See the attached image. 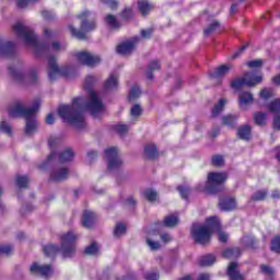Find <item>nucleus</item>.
I'll use <instances>...</instances> for the list:
<instances>
[{
    "label": "nucleus",
    "instance_id": "f257e3e1",
    "mask_svg": "<svg viewBox=\"0 0 280 280\" xmlns=\"http://www.w3.org/2000/svg\"><path fill=\"white\" fill-rule=\"evenodd\" d=\"M90 100L86 102L84 97L74 98L71 105H61L59 106L58 114L63 121L72 124L74 128L82 130L86 122L84 121V110H89L92 117H101L104 115V103L100 98L97 92L90 90L89 91Z\"/></svg>",
    "mask_w": 280,
    "mask_h": 280
},
{
    "label": "nucleus",
    "instance_id": "f03ea898",
    "mask_svg": "<svg viewBox=\"0 0 280 280\" xmlns=\"http://www.w3.org/2000/svg\"><path fill=\"white\" fill-rule=\"evenodd\" d=\"M12 30L18 38L26 45V47H31V49H33L35 56H44V54H48L50 49L52 51H65V49H67V45L60 44L59 42H52L50 46L38 42L34 31H32L30 26H25L23 22H16L12 26Z\"/></svg>",
    "mask_w": 280,
    "mask_h": 280
},
{
    "label": "nucleus",
    "instance_id": "7ed1b4c3",
    "mask_svg": "<svg viewBox=\"0 0 280 280\" xmlns=\"http://www.w3.org/2000/svg\"><path fill=\"white\" fill-rule=\"evenodd\" d=\"M39 108L40 102L38 101H35L32 108L25 107V104L22 101H16L9 106L8 115L13 119L16 117H24V119H26V135H34V132L38 128V122H36V118H34V115H36V112Z\"/></svg>",
    "mask_w": 280,
    "mask_h": 280
},
{
    "label": "nucleus",
    "instance_id": "20e7f679",
    "mask_svg": "<svg viewBox=\"0 0 280 280\" xmlns=\"http://www.w3.org/2000/svg\"><path fill=\"white\" fill-rule=\"evenodd\" d=\"M75 240H78V235H75V233L67 232L60 236V248L54 244H48L44 246V254L47 257H54V255L61 253L63 257H71L75 253Z\"/></svg>",
    "mask_w": 280,
    "mask_h": 280
},
{
    "label": "nucleus",
    "instance_id": "39448f33",
    "mask_svg": "<svg viewBox=\"0 0 280 280\" xmlns=\"http://www.w3.org/2000/svg\"><path fill=\"white\" fill-rule=\"evenodd\" d=\"M207 225H194L191 235L197 244H209L211 242V233L220 229V219L218 217H210L206 221Z\"/></svg>",
    "mask_w": 280,
    "mask_h": 280
},
{
    "label": "nucleus",
    "instance_id": "423d86ee",
    "mask_svg": "<svg viewBox=\"0 0 280 280\" xmlns=\"http://www.w3.org/2000/svg\"><path fill=\"white\" fill-rule=\"evenodd\" d=\"M229 176L226 173H209L208 179L205 186H199V191H206V194H220L224 190V183Z\"/></svg>",
    "mask_w": 280,
    "mask_h": 280
},
{
    "label": "nucleus",
    "instance_id": "0eeeda50",
    "mask_svg": "<svg viewBox=\"0 0 280 280\" xmlns=\"http://www.w3.org/2000/svg\"><path fill=\"white\" fill-rule=\"evenodd\" d=\"M93 13L89 11H83L79 19L81 20V31L75 30L73 25H69L68 28L70 30L71 36L78 38L79 40L86 39V32H93L95 30V22H89Z\"/></svg>",
    "mask_w": 280,
    "mask_h": 280
},
{
    "label": "nucleus",
    "instance_id": "6e6552de",
    "mask_svg": "<svg viewBox=\"0 0 280 280\" xmlns=\"http://www.w3.org/2000/svg\"><path fill=\"white\" fill-rule=\"evenodd\" d=\"M264 81V77L256 75L253 72H246L243 77H238L231 81L230 86L234 91H241L244 86H257V84H261Z\"/></svg>",
    "mask_w": 280,
    "mask_h": 280
},
{
    "label": "nucleus",
    "instance_id": "1a4fd4ad",
    "mask_svg": "<svg viewBox=\"0 0 280 280\" xmlns=\"http://www.w3.org/2000/svg\"><path fill=\"white\" fill-rule=\"evenodd\" d=\"M73 73V68L71 66H61L56 62V58H48V78L49 80H56V78H60L63 75L65 78H69Z\"/></svg>",
    "mask_w": 280,
    "mask_h": 280
},
{
    "label": "nucleus",
    "instance_id": "9d476101",
    "mask_svg": "<svg viewBox=\"0 0 280 280\" xmlns=\"http://www.w3.org/2000/svg\"><path fill=\"white\" fill-rule=\"evenodd\" d=\"M9 73L15 80V82H20L21 84H36V81L38 80V74L36 68H32L27 75L23 73V71L10 67Z\"/></svg>",
    "mask_w": 280,
    "mask_h": 280
},
{
    "label": "nucleus",
    "instance_id": "9b49d317",
    "mask_svg": "<svg viewBox=\"0 0 280 280\" xmlns=\"http://www.w3.org/2000/svg\"><path fill=\"white\" fill-rule=\"evenodd\" d=\"M105 159L107 161V170H109V172H117V170H121V167H124V161L119 158V152L115 147L105 150Z\"/></svg>",
    "mask_w": 280,
    "mask_h": 280
},
{
    "label": "nucleus",
    "instance_id": "f8f14e48",
    "mask_svg": "<svg viewBox=\"0 0 280 280\" xmlns=\"http://www.w3.org/2000/svg\"><path fill=\"white\" fill-rule=\"evenodd\" d=\"M75 58L78 62L81 65H85L86 67H95L102 62V58L100 56L94 55L89 51H80L75 54Z\"/></svg>",
    "mask_w": 280,
    "mask_h": 280
},
{
    "label": "nucleus",
    "instance_id": "ddd939ff",
    "mask_svg": "<svg viewBox=\"0 0 280 280\" xmlns=\"http://www.w3.org/2000/svg\"><path fill=\"white\" fill-rule=\"evenodd\" d=\"M31 275H34L35 277H51L54 275V270L51 269V266L49 265H39L38 262H34L30 267Z\"/></svg>",
    "mask_w": 280,
    "mask_h": 280
},
{
    "label": "nucleus",
    "instance_id": "4468645a",
    "mask_svg": "<svg viewBox=\"0 0 280 280\" xmlns=\"http://www.w3.org/2000/svg\"><path fill=\"white\" fill-rule=\"evenodd\" d=\"M137 43H139V37H133L118 45L116 48V51L121 56H128L129 54H132V51H135V48L137 47Z\"/></svg>",
    "mask_w": 280,
    "mask_h": 280
},
{
    "label": "nucleus",
    "instance_id": "2eb2a0df",
    "mask_svg": "<svg viewBox=\"0 0 280 280\" xmlns=\"http://www.w3.org/2000/svg\"><path fill=\"white\" fill-rule=\"evenodd\" d=\"M68 178L69 168L66 166L57 167L50 173V180L54 183H62V180H67Z\"/></svg>",
    "mask_w": 280,
    "mask_h": 280
},
{
    "label": "nucleus",
    "instance_id": "dca6fc26",
    "mask_svg": "<svg viewBox=\"0 0 280 280\" xmlns=\"http://www.w3.org/2000/svg\"><path fill=\"white\" fill-rule=\"evenodd\" d=\"M219 207L221 211H233L235 207H237V202L235 201V198L233 197H222L219 200Z\"/></svg>",
    "mask_w": 280,
    "mask_h": 280
},
{
    "label": "nucleus",
    "instance_id": "f3484780",
    "mask_svg": "<svg viewBox=\"0 0 280 280\" xmlns=\"http://www.w3.org/2000/svg\"><path fill=\"white\" fill-rule=\"evenodd\" d=\"M118 88H119V77L116 73L109 74V77L104 83V91L106 92L117 91Z\"/></svg>",
    "mask_w": 280,
    "mask_h": 280
},
{
    "label": "nucleus",
    "instance_id": "a211bd4d",
    "mask_svg": "<svg viewBox=\"0 0 280 280\" xmlns=\"http://www.w3.org/2000/svg\"><path fill=\"white\" fill-rule=\"evenodd\" d=\"M231 69H233V66L231 63L222 65V66L218 67L211 73L212 80H222V78H224V75H228V73H229V71H231Z\"/></svg>",
    "mask_w": 280,
    "mask_h": 280
},
{
    "label": "nucleus",
    "instance_id": "6ab92c4d",
    "mask_svg": "<svg viewBox=\"0 0 280 280\" xmlns=\"http://www.w3.org/2000/svg\"><path fill=\"white\" fill-rule=\"evenodd\" d=\"M226 275L230 280H244V276L240 273V267L237 262H231L229 265Z\"/></svg>",
    "mask_w": 280,
    "mask_h": 280
},
{
    "label": "nucleus",
    "instance_id": "aec40b11",
    "mask_svg": "<svg viewBox=\"0 0 280 280\" xmlns=\"http://www.w3.org/2000/svg\"><path fill=\"white\" fill-rule=\"evenodd\" d=\"M14 55V44L12 42H3L0 38V56L10 57Z\"/></svg>",
    "mask_w": 280,
    "mask_h": 280
},
{
    "label": "nucleus",
    "instance_id": "412c9836",
    "mask_svg": "<svg viewBox=\"0 0 280 280\" xmlns=\"http://www.w3.org/2000/svg\"><path fill=\"white\" fill-rule=\"evenodd\" d=\"M48 145L51 150V153L48 155L47 158V163H51V161H54V159H56V148H58V145H60V138L56 137V136H51L48 139Z\"/></svg>",
    "mask_w": 280,
    "mask_h": 280
},
{
    "label": "nucleus",
    "instance_id": "4be33fe9",
    "mask_svg": "<svg viewBox=\"0 0 280 280\" xmlns=\"http://www.w3.org/2000/svg\"><path fill=\"white\" fill-rule=\"evenodd\" d=\"M95 220H97V215L93 211H84L82 217V226L85 229H91L93 224H95Z\"/></svg>",
    "mask_w": 280,
    "mask_h": 280
},
{
    "label": "nucleus",
    "instance_id": "5701e85b",
    "mask_svg": "<svg viewBox=\"0 0 280 280\" xmlns=\"http://www.w3.org/2000/svg\"><path fill=\"white\" fill-rule=\"evenodd\" d=\"M74 156L73 149L67 148L59 154V163H71Z\"/></svg>",
    "mask_w": 280,
    "mask_h": 280
},
{
    "label": "nucleus",
    "instance_id": "b1692460",
    "mask_svg": "<svg viewBox=\"0 0 280 280\" xmlns=\"http://www.w3.org/2000/svg\"><path fill=\"white\" fill-rule=\"evenodd\" d=\"M253 94L250 92H241L238 95V104L241 108H245L248 104H253Z\"/></svg>",
    "mask_w": 280,
    "mask_h": 280
},
{
    "label": "nucleus",
    "instance_id": "393cba45",
    "mask_svg": "<svg viewBox=\"0 0 280 280\" xmlns=\"http://www.w3.org/2000/svg\"><path fill=\"white\" fill-rule=\"evenodd\" d=\"M152 8V4L147 0H140L138 2V10L142 14V16H147V14H150Z\"/></svg>",
    "mask_w": 280,
    "mask_h": 280
},
{
    "label": "nucleus",
    "instance_id": "a878e982",
    "mask_svg": "<svg viewBox=\"0 0 280 280\" xmlns=\"http://www.w3.org/2000/svg\"><path fill=\"white\" fill-rule=\"evenodd\" d=\"M159 69H161V63L159 62V60H152L147 69V78L149 80H153L154 79V74H152L153 71H159Z\"/></svg>",
    "mask_w": 280,
    "mask_h": 280
},
{
    "label": "nucleus",
    "instance_id": "bb28decb",
    "mask_svg": "<svg viewBox=\"0 0 280 280\" xmlns=\"http://www.w3.org/2000/svg\"><path fill=\"white\" fill-rule=\"evenodd\" d=\"M237 136L243 139V141L250 140V126L245 125L238 128Z\"/></svg>",
    "mask_w": 280,
    "mask_h": 280
},
{
    "label": "nucleus",
    "instance_id": "cd10ccee",
    "mask_svg": "<svg viewBox=\"0 0 280 280\" xmlns=\"http://www.w3.org/2000/svg\"><path fill=\"white\" fill-rule=\"evenodd\" d=\"M105 23L110 27V30H119L121 27V23L117 21V18L115 15L108 14L105 18Z\"/></svg>",
    "mask_w": 280,
    "mask_h": 280
},
{
    "label": "nucleus",
    "instance_id": "c85d7f7f",
    "mask_svg": "<svg viewBox=\"0 0 280 280\" xmlns=\"http://www.w3.org/2000/svg\"><path fill=\"white\" fill-rule=\"evenodd\" d=\"M144 154L147 159H156V156H159V151L156 150V145L147 144L144 147Z\"/></svg>",
    "mask_w": 280,
    "mask_h": 280
},
{
    "label": "nucleus",
    "instance_id": "c756f323",
    "mask_svg": "<svg viewBox=\"0 0 280 280\" xmlns=\"http://www.w3.org/2000/svg\"><path fill=\"white\" fill-rule=\"evenodd\" d=\"M164 226H167L168 229H174L178 224V215L176 214H170L164 218L163 221Z\"/></svg>",
    "mask_w": 280,
    "mask_h": 280
},
{
    "label": "nucleus",
    "instance_id": "7c9ffc66",
    "mask_svg": "<svg viewBox=\"0 0 280 280\" xmlns=\"http://www.w3.org/2000/svg\"><path fill=\"white\" fill-rule=\"evenodd\" d=\"M241 253L238 247L229 248L223 252V257H225V259H235V257H240Z\"/></svg>",
    "mask_w": 280,
    "mask_h": 280
},
{
    "label": "nucleus",
    "instance_id": "2f4dec72",
    "mask_svg": "<svg viewBox=\"0 0 280 280\" xmlns=\"http://www.w3.org/2000/svg\"><path fill=\"white\" fill-rule=\"evenodd\" d=\"M213 264H215V256L212 254L206 255L199 260V266H213Z\"/></svg>",
    "mask_w": 280,
    "mask_h": 280
},
{
    "label": "nucleus",
    "instance_id": "473e14b6",
    "mask_svg": "<svg viewBox=\"0 0 280 280\" xmlns=\"http://www.w3.org/2000/svg\"><path fill=\"white\" fill-rule=\"evenodd\" d=\"M143 196L149 202H156V200H159V194H156V191L153 189L144 190Z\"/></svg>",
    "mask_w": 280,
    "mask_h": 280
},
{
    "label": "nucleus",
    "instance_id": "72a5a7b5",
    "mask_svg": "<svg viewBox=\"0 0 280 280\" xmlns=\"http://www.w3.org/2000/svg\"><path fill=\"white\" fill-rule=\"evenodd\" d=\"M141 97V89L138 85H133L129 91V102H135Z\"/></svg>",
    "mask_w": 280,
    "mask_h": 280
},
{
    "label": "nucleus",
    "instance_id": "f704fd0d",
    "mask_svg": "<svg viewBox=\"0 0 280 280\" xmlns=\"http://www.w3.org/2000/svg\"><path fill=\"white\" fill-rule=\"evenodd\" d=\"M266 196H268V190H257L250 198L254 202H260L261 200H266Z\"/></svg>",
    "mask_w": 280,
    "mask_h": 280
},
{
    "label": "nucleus",
    "instance_id": "c9c22d12",
    "mask_svg": "<svg viewBox=\"0 0 280 280\" xmlns=\"http://www.w3.org/2000/svg\"><path fill=\"white\" fill-rule=\"evenodd\" d=\"M226 105V100L221 98L217 105H214L212 109V116L218 117L222 110H224V106Z\"/></svg>",
    "mask_w": 280,
    "mask_h": 280
},
{
    "label": "nucleus",
    "instance_id": "e433bc0d",
    "mask_svg": "<svg viewBox=\"0 0 280 280\" xmlns=\"http://www.w3.org/2000/svg\"><path fill=\"white\" fill-rule=\"evenodd\" d=\"M220 30V22L213 21L206 30L205 36H211V34H215Z\"/></svg>",
    "mask_w": 280,
    "mask_h": 280
},
{
    "label": "nucleus",
    "instance_id": "4c0bfd02",
    "mask_svg": "<svg viewBox=\"0 0 280 280\" xmlns=\"http://www.w3.org/2000/svg\"><path fill=\"white\" fill-rule=\"evenodd\" d=\"M275 95V91H272V89L270 88H265L260 91V98L261 100H270Z\"/></svg>",
    "mask_w": 280,
    "mask_h": 280
},
{
    "label": "nucleus",
    "instance_id": "58836bf2",
    "mask_svg": "<svg viewBox=\"0 0 280 280\" xmlns=\"http://www.w3.org/2000/svg\"><path fill=\"white\" fill-rule=\"evenodd\" d=\"M269 113H280V98L271 101V104L268 105Z\"/></svg>",
    "mask_w": 280,
    "mask_h": 280
},
{
    "label": "nucleus",
    "instance_id": "ea45409f",
    "mask_svg": "<svg viewBox=\"0 0 280 280\" xmlns=\"http://www.w3.org/2000/svg\"><path fill=\"white\" fill-rule=\"evenodd\" d=\"M125 234H126V224L124 223L116 224L114 230L115 237H121V235H125Z\"/></svg>",
    "mask_w": 280,
    "mask_h": 280
},
{
    "label": "nucleus",
    "instance_id": "a19ab883",
    "mask_svg": "<svg viewBox=\"0 0 280 280\" xmlns=\"http://www.w3.org/2000/svg\"><path fill=\"white\" fill-rule=\"evenodd\" d=\"M254 120L257 126H264L266 124V114L261 112L254 114Z\"/></svg>",
    "mask_w": 280,
    "mask_h": 280
},
{
    "label": "nucleus",
    "instance_id": "79ce46f5",
    "mask_svg": "<svg viewBox=\"0 0 280 280\" xmlns=\"http://www.w3.org/2000/svg\"><path fill=\"white\" fill-rule=\"evenodd\" d=\"M222 121L224 126H233L237 121V116L235 115H226L222 117Z\"/></svg>",
    "mask_w": 280,
    "mask_h": 280
},
{
    "label": "nucleus",
    "instance_id": "37998d69",
    "mask_svg": "<svg viewBox=\"0 0 280 280\" xmlns=\"http://www.w3.org/2000/svg\"><path fill=\"white\" fill-rule=\"evenodd\" d=\"M100 253V246L97 243H92L85 248V255H97Z\"/></svg>",
    "mask_w": 280,
    "mask_h": 280
},
{
    "label": "nucleus",
    "instance_id": "c03bdc74",
    "mask_svg": "<svg viewBox=\"0 0 280 280\" xmlns=\"http://www.w3.org/2000/svg\"><path fill=\"white\" fill-rule=\"evenodd\" d=\"M28 183H30V178H27V176H18L16 177V185H18V187H20V189L27 187Z\"/></svg>",
    "mask_w": 280,
    "mask_h": 280
},
{
    "label": "nucleus",
    "instance_id": "a18cd8bd",
    "mask_svg": "<svg viewBox=\"0 0 280 280\" xmlns=\"http://www.w3.org/2000/svg\"><path fill=\"white\" fill-rule=\"evenodd\" d=\"M0 130L1 132H4L9 137H12V126L10 125V122L2 121L0 124Z\"/></svg>",
    "mask_w": 280,
    "mask_h": 280
},
{
    "label": "nucleus",
    "instance_id": "49530a36",
    "mask_svg": "<svg viewBox=\"0 0 280 280\" xmlns=\"http://www.w3.org/2000/svg\"><path fill=\"white\" fill-rule=\"evenodd\" d=\"M141 113H143V109L141 108V105L136 104L130 109V115L133 118L140 117Z\"/></svg>",
    "mask_w": 280,
    "mask_h": 280
},
{
    "label": "nucleus",
    "instance_id": "de8ad7c7",
    "mask_svg": "<svg viewBox=\"0 0 280 280\" xmlns=\"http://www.w3.org/2000/svg\"><path fill=\"white\" fill-rule=\"evenodd\" d=\"M271 250H273V253L280 254V236H276L271 241Z\"/></svg>",
    "mask_w": 280,
    "mask_h": 280
},
{
    "label": "nucleus",
    "instance_id": "09e8293b",
    "mask_svg": "<svg viewBox=\"0 0 280 280\" xmlns=\"http://www.w3.org/2000/svg\"><path fill=\"white\" fill-rule=\"evenodd\" d=\"M212 165H214V167H222V165H224V158L222 155L212 156Z\"/></svg>",
    "mask_w": 280,
    "mask_h": 280
},
{
    "label": "nucleus",
    "instance_id": "8fccbe9b",
    "mask_svg": "<svg viewBox=\"0 0 280 280\" xmlns=\"http://www.w3.org/2000/svg\"><path fill=\"white\" fill-rule=\"evenodd\" d=\"M12 250H14L12 245H0V257H3V255H10Z\"/></svg>",
    "mask_w": 280,
    "mask_h": 280
},
{
    "label": "nucleus",
    "instance_id": "3c124183",
    "mask_svg": "<svg viewBox=\"0 0 280 280\" xmlns=\"http://www.w3.org/2000/svg\"><path fill=\"white\" fill-rule=\"evenodd\" d=\"M260 271L262 272V275H266V277H272V275H275V269H272L268 265H261Z\"/></svg>",
    "mask_w": 280,
    "mask_h": 280
},
{
    "label": "nucleus",
    "instance_id": "603ef678",
    "mask_svg": "<svg viewBox=\"0 0 280 280\" xmlns=\"http://www.w3.org/2000/svg\"><path fill=\"white\" fill-rule=\"evenodd\" d=\"M115 129H116V132H118V135L124 136L126 135V132L130 130V127L127 125L119 124V125H116Z\"/></svg>",
    "mask_w": 280,
    "mask_h": 280
},
{
    "label": "nucleus",
    "instance_id": "864d4df0",
    "mask_svg": "<svg viewBox=\"0 0 280 280\" xmlns=\"http://www.w3.org/2000/svg\"><path fill=\"white\" fill-rule=\"evenodd\" d=\"M147 244H148V246L150 247L151 250H159V248H161V243L160 242H154L150 237L147 238Z\"/></svg>",
    "mask_w": 280,
    "mask_h": 280
},
{
    "label": "nucleus",
    "instance_id": "5fc2aeb1",
    "mask_svg": "<svg viewBox=\"0 0 280 280\" xmlns=\"http://www.w3.org/2000/svg\"><path fill=\"white\" fill-rule=\"evenodd\" d=\"M97 159L96 151H89L85 158V162L91 165Z\"/></svg>",
    "mask_w": 280,
    "mask_h": 280
},
{
    "label": "nucleus",
    "instance_id": "6e6d98bb",
    "mask_svg": "<svg viewBox=\"0 0 280 280\" xmlns=\"http://www.w3.org/2000/svg\"><path fill=\"white\" fill-rule=\"evenodd\" d=\"M213 231H218V235H219V241L222 242L223 244H225V242L229 241V234L220 231V221H219V228L218 230H213Z\"/></svg>",
    "mask_w": 280,
    "mask_h": 280
},
{
    "label": "nucleus",
    "instance_id": "4d7b16f0",
    "mask_svg": "<svg viewBox=\"0 0 280 280\" xmlns=\"http://www.w3.org/2000/svg\"><path fill=\"white\" fill-rule=\"evenodd\" d=\"M261 65H264L261 59H256L247 62V67H249L250 69H258V67H261Z\"/></svg>",
    "mask_w": 280,
    "mask_h": 280
},
{
    "label": "nucleus",
    "instance_id": "13d9d810",
    "mask_svg": "<svg viewBox=\"0 0 280 280\" xmlns=\"http://www.w3.org/2000/svg\"><path fill=\"white\" fill-rule=\"evenodd\" d=\"M177 189H178L182 198L187 199L189 197V188L188 187L178 186Z\"/></svg>",
    "mask_w": 280,
    "mask_h": 280
},
{
    "label": "nucleus",
    "instance_id": "bf43d9fd",
    "mask_svg": "<svg viewBox=\"0 0 280 280\" xmlns=\"http://www.w3.org/2000/svg\"><path fill=\"white\" fill-rule=\"evenodd\" d=\"M38 0H18V8H27L28 3H36Z\"/></svg>",
    "mask_w": 280,
    "mask_h": 280
},
{
    "label": "nucleus",
    "instance_id": "052dcab7",
    "mask_svg": "<svg viewBox=\"0 0 280 280\" xmlns=\"http://www.w3.org/2000/svg\"><path fill=\"white\" fill-rule=\"evenodd\" d=\"M144 279L145 280H159V273H156L154 271H149L145 273Z\"/></svg>",
    "mask_w": 280,
    "mask_h": 280
},
{
    "label": "nucleus",
    "instance_id": "680f3d73",
    "mask_svg": "<svg viewBox=\"0 0 280 280\" xmlns=\"http://www.w3.org/2000/svg\"><path fill=\"white\" fill-rule=\"evenodd\" d=\"M93 84H95V77L89 75V77L85 79L84 88H85V89H89L90 86H93Z\"/></svg>",
    "mask_w": 280,
    "mask_h": 280
},
{
    "label": "nucleus",
    "instance_id": "e2e57ef3",
    "mask_svg": "<svg viewBox=\"0 0 280 280\" xmlns=\"http://www.w3.org/2000/svg\"><path fill=\"white\" fill-rule=\"evenodd\" d=\"M54 37H56V32L49 28H44V38H54Z\"/></svg>",
    "mask_w": 280,
    "mask_h": 280
},
{
    "label": "nucleus",
    "instance_id": "0e129e2a",
    "mask_svg": "<svg viewBox=\"0 0 280 280\" xmlns=\"http://www.w3.org/2000/svg\"><path fill=\"white\" fill-rule=\"evenodd\" d=\"M132 9L130 8H126L124 11H122V19H132Z\"/></svg>",
    "mask_w": 280,
    "mask_h": 280
},
{
    "label": "nucleus",
    "instance_id": "69168bd1",
    "mask_svg": "<svg viewBox=\"0 0 280 280\" xmlns=\"http://www.w3.org/2000/svg\"><path fill=\"white\" fill-rule=\"evenodd\" d=\"M42 16L46 21H51V19H54L55 15H54V13L51 11H43L42 12Z\"/></svg>",
    "mask_w": 280,
    "mask_h": 280
},
{
    "label": "nucleus",
    "instance_id": "338daca9",
    "mask_svg": "<svg viewBox=\"0 0 280 280\" xmlns=\"http://www.w3.org/2000/svg\"><path fill=\"white\" fill-rule=\"evenodd\" d=\"M141 36H142V38H150V36H152V28L142 30Z\"/></svg>",
    "mask_w": 280,
    "mask_h": 280
},
{
    "label": "nucleus",
    "instance_id": "774afa93",
    "mask_svg": "<svg viewBox=\"0 0 280 280\" xmlns=\"http://www.w3.org/2000/svg\"><path fill=\"white\" fill-rule=\"evenodd\" d=\"M273 126H275L278 130H280V115H278V116H276V117L273 118Z\"/></svg>",
    "mask_w": 280,
    "mask_h": 280
}]
</instances>
